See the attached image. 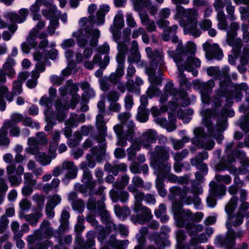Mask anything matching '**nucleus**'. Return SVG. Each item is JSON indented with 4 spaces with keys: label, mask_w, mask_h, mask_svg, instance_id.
Here are the masks:
<instances>
[{
    "label": "nucleus",
    "mask_w": 249,
    "mask_h": 249,
    "mask_svg": "<svg viewBox=\"0 0 249 249\" xmlns=\"http://www.w3.org/2000/svg\"><path fill=\"white\" fill-rule=\"evenodd\" d=\"M230 68L224 66L221 71L218 67L211 66L207 69V73L220 80L219 88L214 91L212 103L213 105H220L225 98L227 106L232 103L233 93L228 88L231 84L229 75Z\"/></svg>",
    "instance_id": "f257e3e1"
},
{
    "label": "nucleus",
    "mask_w": 249,
    "mask_h": 249,
    "mask_svg": "<svg viewBox=\"0 0 249 249\" xmlns=\"http://www.w3.org/2000/svg\"><path fill=\"white\" fill-rule=\"evenodd\" d=\"M249 166V159L243 151L233 150L227 159L224 158L215 165L217 171L228 170L233 175L245 174L247 173Z\"/></svg>",
    "instance_id": "f03ea898"
},
{
    "label": "nucleus",
    "mask_w": 249,
    "mask_h": 249,
    "mask_svg": "<svg viewBox=\"0 0 249 249\" xmlns=\"http://www.w3.org/2000/svg\"><path fill=\"white\" fill-rule=\"evenodd\" d=\"M100 33L98 29H85L74 32L72 36L76 38L78 46L86 48L83 52L85 59L89 58L92 54L93 48L97 46Z\"/></svg>",
    "instance_id": "7ed1b4c3"
},
{
    "label": "nucleus",
    "mask_w": 249,
    "mask_h": 249,
    "mask_svg": "<svg viewBox=\"0 0 249 249\" xmlns=\"http://www.w3.org/2000/svg\"><path fill=\"white\" fill-rule=\"evenodd\" d=\"M52 237H59L58 231L53 230V228L50 226V222L47 220H44L41 223L39 229L36 230L33 235L27 236V240L30 244L29 249H47L48 246L51 245V243L46 241L42 243H37V241L42 238H50Z\"/></svg>",
    "instance_id": "20e7f679"
},
{
    "label": "nucleus",
    "mask_w": 249,
    "mask_h": 249,
    "mask_svg": "<svg viewBox=\"0 0 249 249\" xmlns=\"http://www.w3.org/2000/svg\"><path fill=\"white\" fill-rule=\"evenodd\" d=\"M99 196L94 197L90 196L87 203V208L93 212L99 213L102 221L106 225V227L110 231H116L117 225L113 223L110 213L105 209L104 200L105 195L103 193L102 187L100 188Z\"/></svg>",
    "instance_id": "39448f33"
},
{
    "label": "nucleus",
    "mask_w": 249,
    "mask_h": 249,
    "mask_svg": "<svg viewBox=\"0 0 249 249\" xmlns=\"http://www.w3.org/2000/svg\"><path fill=\"white\" fill-rule=\"evenodd\" d=\"M173 207L174 218L178 227L185 228L190 235L196 234L203 230L202 225H195L193 223V214L190 210L182 209V205L180 203H174Z\"/></svg>",
    "instance_id": "423d86ee"
},
{
    "label": "nucleus",
    "mask_w": 249,
    "mask_h": 249,
    "mask_svg": "<svg viewBox=\"0 0 249 249\" xmlns=\"http://www.w3.org/2000/svg\"><path fill=\"white\" fill-rule=\"evenodd\" d=\"M145 52L150 60V67L146 69L147 73L149 76L150 85L155 86L161 84V79L156 76V71L158 70V72L164 67L163 55L162 52L157 49L153 50L150 47L145 48Z\"/></svg>",
    "instance_id": "0eeeda50"
},
{
    "label": "nucleus",
    "mask_w": 249,
    "mask_h": 249,
    "mask_svg": "<svg viewBox=\"0 0 249 249\" xmlns=\"http://www.w3.org/2000/svg\"><path fill=\"white\" fill-rule=\"evenodd\" d=\"M201 115L203 117L202 122L204 125L207 128L208 134L212 137L214 138L218 142L221 143L224 139V136L222 134L227 127V123L226 119L223 117L221 119H218L215 126L213 125L212 123V119L215 118L217 114L216 111L209 109L202 110Z\"/></svg>",
    "instance_id": "6e6552de"
},
{
    "label": "nucleus",
    "mask_w": 249,
    "mask_h": 249,
    "mask_svg": "<svg viewBox=\"0 0 249 249\" xmlns=\"http://www.w3.org/2000/svg\"><path fill=\"white\" fill-rule=\"evenodd\" d=\"M239 28V25L237 22H233L230 24V28L227 30L226 42L232 47L234 56L236 58L240 57L241 63L246 65L249 59V45H246L241 52L242 42L241 39H234Z\"/></svg>",
    "instance_id": "1a4fd4ad"
},
{
    "label": "nucleus",
    "mask_w": 249,
    "mask_h": 249,
    "mask_svg": "<svg viewBox=\"0 0 249 249\" xmlns=\"http://www.w3.org/2000/svg\"><path fill=\"white\" fill-rule=\"evenodd\" d=\"M169 197L171 199L178 197L179 200L184 202L187 205L194 203L199 205L201 200L198 195L202 193L201 187L193 186L190 189L188 187H184L182 189L178 186L171 187L170 190Z\"/></svg>",
    "instance_id": "9d476101"
},
{
    "label": "nucleus",
    "mask_w": 249,
    "mask_h": 249,
    "mask_svg": "<svg viewBox=\"0 0 249 249\" xmlns=\"http://www.w3.org/2000/svg\"><path fill=\"white\" fill-rule=\"evenodd\" d=\"M133 194L135 202L132 209L136 213L139 212H141V213L136 216H132L131 219L135 224H143L149 221L152 218L153 215L150 209L142 204V201L144 200V194L138 190Z\"/></svg>",
    "instance_id": "9b49d317"
},
{
    "label": "nucleus",
    "mask_w": 249,
    "mask_h": 249,
    "mask_svg": "<svg viewBox=\"0 0 249 249\" xmlns=\"http://www.w3.org/2000/svg\"><path fill=\"white\" fill-rule=\"evenodd\" d=\"M214 86L215 83L213 79H210L207 82L196 80L193 82L194 88L199 90L202 102L206 104H209L211 103L213 106L217 107H220L222 104L219 106L213 105L212 103L213 97L210 98V96Z\"/></svg>",
    "instance_id": "f8f14e48"
},
{
    "label": "nucleus",
    "mask_w": 249,
    "mask_h": 249,
    "mask_svg": "<svg viewBox=\"0 0 249 249\" xmlns=\"http://www.w3.org/2000/svg\"><path fill=\"white\" fill-rule=\"evenodd\" d=\"M184 16L187 18V23L184 29L185 34H190L197 37L201 34V30L197 28V12L194 9H186Z\"/></svg>",
    "instance_id": "ddd939ff"
},
{
    "label": "nucleus",
    "mask_w": 249,
    "mask_h": 249,
    "mask_svg": "<svg viewBox=\"0 0 249 249\" xmlns=\"http://www.w3.org/2000/svg\"><path fill=\"white\" fill-rule=\"evenodd\" d=\"M170 148L168 146L157 145L153 151L151 152V166L154 169L161 164L166 163L169 158V152Z\"/></svg>",
    "instance_id": "4468645a"
},
{
    "label": "nucleus",
    "mask_w": 249,
    "mask_h": 249,
    "mask_svg": "<svg viewBox=\"0 0 249 249\" xmlns=\"http://www.w3.org/2000/svg\"><path fill=\"white\" fill-rule=\"evenodd\" d=\"M79 84L74 83L72 80L67 81L66 85L61 87L59 89V93L61 97H64L67 94L72 95L70 104L71 108H74L80 100V96L77 93L79 90Z\"/></svg>",
    "instance_id": "2eb2a0df"
},
{
    "label": "nucleus",
    "mask_w": 249,
    "mask_h": 249,
    "mask_svg": "<svg viewBox=\"0 0 249 249\" xmlns=\"http://www.w3.org/2000/svg\"><path fill=\"white\" fill-rule=\"evenodd\" d=\"M47 142L45 134L43 132H37L36 138L29 137L28 139V146L26 148L25 151L31 155H36L40 150L39 145L45 144Z\"/></svg>",
    "instance_id": "dca6fc26"
},
{
    "label": "nucleus",
    "mask_w": 249,
    "mask_h": 249,
    "mask_svg": "<svg viewBox=\"0 0 249 249\" xmlns=\"http://www.w3.org/2000/svg\"><path fill=\"white\" fill-rule=\"evenodd\" d=\"M24 168L19 165L16 167L15 163L8 165L6 168V172L8 180L13 186H18L22 182L21 175L24 173Z\"/></svg>",
    "instance_id": "f3484780"
},
{
    "label": "nucleus",
    "mask_w": 249,
    "mask_h": 249,
    "mask_svg": "<svg viewBox=\"0 0 249 249\" xmlns=\"http://www.w3.org/2000/svg\"><path fill=\"white\" fill-rule=\"evenodd\" d=\"M238 202V199L236 197L232 196L228 203L225 206V212L228 215V220H230L232 218L233 219L232 221V225L233 226H238L241 225L244 220L245 218L243 215L239 213L238 211L236 214L233 217L232 213L236 208Z\"/></svg>",
    "instance_id": "a211bd4d"
},
{
    "label": "nucleus",
    "mask_w": 249,
    "mask_h": 249,
    "mask_svg": "<svg viewBox=\"0 0 249 249\" xmlns=\"http://www.w3.org/2000/svg\"><path fill=\"white\" fill-rule=\"evenodd\" d=\"M210 190L209 196L206 199L208 207L213 208L216 204L214 197L224 196L226 191V187L224 185H217L214 181H212L209 184Z\"/></svg>",
    "instance_id": "6ab92c4d"
},
{
    "label": "nucleus",
    "mask_w": 249,
    "mask_h": 249,
    "mask_svg": "<svg viewBox=\"0 0 249 249\" xmlns=\"http://www.w3.org/2000/svg\"><path fill=\"white\" fill-rule=\"evenodd\" d=\"M97 107L99 109V112L96 117V126L99 130L101 135L105 136L107 135L106 122L108 121L104 120L105 116L109 113L105 110V104L104 101H100L97 104Z\"/></svg>",
    "instance_id": "aec40b11"
},
{
    "label": "nucleus",
    "mask_w": 249,
    "mask_h": 249,
    "mask_svg": "<svg viewBox=\"0 0 249 249\" xmlns=\"http://www.w3.org/2000/svg\"><path fill=\"white\" fill-rule=\"evenodd\" d=\"M178 55L174 57V61L176 64L178 71V78L180 87L182 90H188L191 89V83L185 77L183 72L186 70L189 72L192 71L191 67L180 64L178 61Z\"/></svg>",
    "instance_id": "412c9836"
},
{
    "label": "nucleus",
    "mask_w": 249,
    "mask_h": 249,
    "mask_svg": "<svg viewBox=\"0 0 249 249\" xmlns=\"http://www.w3.org/2000/svg\"><path fill=\"white\" fill-rule=\"evenodd\" d=\"M92 174L89 170H84L82 181L83 185L77 183L75 185L76 190L79 191L82 193L87 191V189L92 191L96 185V182L92 180Z\"/></svg>",
    "instance_id": "4be33fe9"
},
{
    "label": "nucleus",
    "mask_w": 249,
    "mask_h": 249,
    "mask_svg": "<svg viewBox=\"0 0 249 249\" xmlns=\"http://www.w3.org/2000/svg\"><path fill=\"white\" fill-rule=\"evenodd\" d=\"M186 52L187 53V60L186 62H182L183 65H187L192 67L190 65L191 64L196 67H199L201 65L200 60L195 57V53L196 50V46L195 44L192 41H189L187 43ZM193 69V68H192Z\"/></svg>",
    "instance_id": "5701e85b"
},
{
    "label": "nucleus",
    "mask_w": 249,
    "mask_h": 249,
    "mask_svg": "<svg viewBox=\"0 0 249 249\" xmlns=\"http://www.w3.org/2000/svg\"><path fill=\"white\" fill-rule=\"evenodd\" d=\"M28 14V9L21 8L18 11V14L15 12H7L4 14L3 17L12 22L21 23L26 20Z\"/></svg>",
    "instance_id": "b1692460"
},
{
    "label": "nucleus",
    "mask_w": 249,
    "mask_h": 249,
    "mask_svg": "<svg viewBox=\"0 0 249 249\" xmlns=\"http://www.w3.org/2000/svg\"><path fill=\"white\" fill-rule=\"evenodd\" d=\"M178 28V26L177 24H175L164 29L161 36V37L162 39L165 41H169L171 39L172 42L174 43H178V46L179 44V48H183L182 41L181 40H179L178 37L175 35Z\"/></svg>",
    "instance_id": "393cba45"
},
{
    "label": "nucleus",
    "mask_w": 249,
    "mask_h": 249,
    "mask_svg": "<svg viewBox=\"0 0 249 249\" xmlns=\"http://www.w3.org/2000/svg\"><path fill=\"white\" fill-rule=\"evenodd\" d=\"M205 46H207L204 48V50L206 51V56L208 59L220 60L222 59L223 56V53L218 44L205 43Z\"/></svg>",
    "instance_id": "a878e982"
},
{
    "label": "nucleus",
    "mask_w": 249,
    "mask_h": 249,
    "mask_svg": "<svg viewBox=\"0 0 249 249\" xmlns=\"http://www.w3.org/2000/svg\"><path fill=\"white\" fill-rule=\"evenodd\" d=\"M226 227L229 230V233L224 240L223 245L226 248V249H233L232 247L235 243V237H240L242 236L243 232L239 231L235 233L234 230L231 228V224L228 222H227Z\"/></svg>",
    "instance_id": "bb28decb"
},
{
    "label": "nucleus",
    "mask_w": 249,
    "mask_h": 249,
    "mask_svg": "<svg viewBox=\"0 0 249 249\" xmlns=\"http://www.w3.org/2000/svg\"><path fill=\"white\" fill-rule=\"evenodd\" d=\"M157 132L149 129L142 135L140 143L145 148H149L152 143H155L157 140Z\"/></svg>",
    "instance_id": "cd10ccee"
},
{
    "label": "nucleus",
    "mask_w": 249,
    "mask_h": 249,
    "mask_svg": "<svg viewBox=\"0 0 249 249\" xmlns=\"http://www.w3.org/2000/svg\"><path fill=\"white\" fill-rule=\"evenodd\" d=\"M53 0H42L41 4L46 6L45 9L42 10L43 15L47 18H50L55 15H59L60 12L57 10L56 6L53 5Z\"/></svg>",
    "instance_id": "c85d7f7f"
},
{
    "label": "nucleus",
    "mask_w": 249,
    "mask_h": 249,
    "mask_svg": "<svg viewBox=\"0 0 249 249\" xmlns=\"http://www.w3.org/2000/svg\"><path fill=\"white\" fill-rule=\"evenodd\" d=\"M110 10V7L106 4L100 6L95 16H90L89 19L91 23H96L97 25H103L105 22V14Z\"/></svg>",
    "instance_id": "c756f323"
},
{
    "label": "nucleus",
    "mask_w": 249,
    "mask_h": 249,
    "mask_svg": "<svg viewBox=\"0 0 249 249\" xmlns=\"http://www.w3.org/2000/svg\"><path fill=\"white\" fill-rule=\"evenodd\" d=\"M122 189L114 188V189L110 191V196L113 202H116L120 200L122 202H125L128 201L129 196L128 193Z\"/></svg>",
    "instance_id": "7c9ffc66"
},
{
    "label": "nucleus",
    "mask_w": 249,
    "mask_h": 249,
    "mask_svg": "<svg viewBox=\"0 0 249 249\" xmlns=\"http://www.w3.org/2000/svg\"><path fill=\"white\" fill-rule=\"evenodd\" d=\"M62 168L67 170L66 177L69 179H74L76 178L78 173V168L74 165L73 161H65L62 163Z\"/></svg>",
    "instance_id": "2f4dec72"
},
{
    "label": "nucleus",
    "mask_w": 249,
    "mask_h": 249,
    "mask_svg": "<svg viewBox=\"0 0 249 249\" xmlns=\"http://www.w3.org/2000/svg\"><path fill=\"white\" fill-rule=\"evenodd\" d=\"M161 170L165 175V178L167 180L172 183H177L178 177L175 174L171 173V164L170 163L161 164L159 165Z\"/></svg>",
    "instance_id": "473e14b6"
},
{
    "label": "nucleus",
    "mask_w": 249,
    "mask_h": 249,
    "mask_svg": "<svg viewBox=\"0 0 249 249\" xmlns=\"http://www.w3.org/2000/svg\"><path fill=\"white\" fill-rule=\"evenodd\" d=\"M42 215L41 210H40L33 213L28 214L20 213L19 217L20 218H24L25 221L28 222L31 225L35 226L36 225L39 219L42 217Z\"/></svg>",
    "instance_id": "72a5a7b5"
},
{
    "label": "nucleus",
    "mask_w": 249,
    "mask_h": 249,
    "mask_svg": "<svg viewBox=\"0 0 249 249\" xmlns=\"http://www.w3.org/2000/svg\"><path fill=\"white\" fill-rule=\"evenodd\" d=\"M131 30L130 28H126L123 30L124 34V42H122L121 41L118 42L117 43V50L118 53H123L125 54V53L127 52L128 48L125 42H128L129 41V36L130 35Z\"/></svg>",
    "instance_id": "f704fd0d"
},
{
    "label": "nucleus",
    "mask_w": 249,
    "mask_h": 249,
    "mask_svg": "<svg viewBox=\"0 0 249 249\" xmlns=\"http://www.w3.org/2000/svg\"><path fill=\"white\" fill-rule=\"evenodd\" d=\"M139 16L142 24L146 27L147 31L152 32L156 31V26L155 21L151 20L147 14L140 13Z\"/></svg>",
    "instance_id": "c9c22d12"
},
{
    "label": "nucleus",
    "mask_w": 249,
    "mask_h": 249,
    "mask_svg": "<svg viewBox=\"0 0 249 249\" xmlns=\"http://www.w3.org/2000/svg\"><path fill=\"white\" fill-rule=\"evenodd\" d=\"M104 169L107 172L117 176L120 171H125L127 169V165L124 163L112 165L110 163L107 162L104 166Z\"/></svg>",
    "instance_id": "e433bc0d"
},
{
    "label": "nucleus",
    "mask_w": 249,
    "mask_h": 249,
    "mask_svg": "<svg viewBox=\"0 0 249 249\" xmlns=\"http://www.w3.org/2000/svg\"><path fill=\"white\" fill-rule=\"evenodd\" d=\"M131 56L128 58V61L130 64L137 63L140 61L141 56L138 52V44L136 40H133L131 43L130 49Z\"/></svg>",
    "instance_id": "4c0bfd02"
},
{
    "label": "nucleus",
    "mask_w": 249,
    "mask_h": 249,
    "mask_svg": "<svg viewBox=\"0 0 249 249\" xmlns=\"http://www.w3.org/2000/svg\"><path fill=\"white\" fill-rule=\"evenodd\" d=\"M164 90L166 93L173 96L178 95L180 98H185L187 96V93L185 91L183 90L178 91L175 89L173 84L171 81L166 83L164 87Z\"/></svg>",
    "instance_id": "58836bf2"
},
{
    "label": "nucleus",
    "mask_w": 249,
    "mask_h": 249,
    "mask_svg": "<svg viewBox=\"0 0 249 249\" xmlns=\"http://www.w3.org/2000/svg\"><path fill=\"white\" fill-rule=\"evenodd\" d=\"M16 64L14 58L11 56L8 57L6 62L3 65L2 69L7 72V75L11 79H12L16 74V72L13 67Z\"/></svg>",
    "instance_id": "ea45409f"
},
{
    "label": "nucleus",
    "mask_w": 249,
    "mask_h": 249,
    "mask_svg": "<svg viewBox=\"0 0 249 249\" xmlns=\"http://www.w3.org/2000/svg\"><path fill=\"white\" fill-rule=\"evenodd\" d=\"M2 127L7 130L10 129L9 134L11 137H18L20 135V128L12 121H5Z\"/></svg>",
    "instance_id": "a19ab883"
},
{
    "label": "nucleus",
    "mask_w": 249,
    "mask_h": 249,
    "mask_svg": "<svg viewBox=\"0 0 249 249\" xmlns=\"http://www.w3.org/2000/svg\"><path fill=\"white\" fill-rule=\"evenodd\" d=\"M55 108L57 110L56 114V118L60 122L63 121L67 117L66 111L70 108H71V105L64 106L62 107L57 102L55 105Z\"/></svg>",
    "instance_id": "79ce46f5"
},
{
    "label": "nucleus",
    "mask_w": 249,
    "mask_h": 249,
    "mask_svg": "<svg viewBox=\"0 0 249 249\" xmlns=\"http://www.w3.org/2000/svg\"><path fill=\"white\" fill-rule=\"evenodd\" d=\"M60 131L59 130H55L52 134V140L55 144L54 148L51 145L50 146L49 148V152L52 156V159H54L56 156L55 153L56 147L60 140Z\"/></svg>",
    "instance_id": "37998d69"
},
{
    "label": "nucleus",
    "mask_w": 249,
    "mask_h": 249,
    "mask_svg": "<svg viewBox=\"0 0 249 249\" xmlns=\"http://www.w3.org/2000/svg\"><path fill=\"white\" fill-rule=\"evenodd\" d=\"M137 187L144 188L143 181L139 177L135 176L132 180V184L129 185L128 187V190L132 193H134L137 190H138Z\"/></svg>",
    "instance_id": "c03bdc74"
},
{
    "label": "nucleus",
    "mask_w": 249,
    "mask_h": 249,
    "mask_svg": "<svg viewBox=\"0 0 249 249\" xmlns=\"http://www.w3.org/2000/svg\"><path fill=\"white\" fill-rule=\"evenodd\" d=\"M114 210L115 214L120 218H124L130 214V211L126 206L122 208L119 205H115Z\"/></svg>",
    "instance_id": "a18cd8bd"
},
{
    "label": "nucleus",
    "mask_w": 249,
    "mask_h": 249,
    "mask_svg": "<svg viewBox=\"0 0 249 249\" xmlns=\"http://www.w3.org/2000/svg\"><path fill=\"white\" fill-rule=\"evenodd\" d=\"M179 46L180 44H179L177 48L176 54H174V52L170 50L168 51L167 53L168 55L170 57H172L173 59L174 57L178 55V61L180 62V64H182V61L187 54L186 51L183 48H180Z\"/></svg>",
    "instance_id": "49530a36"
},
{
    "label": "nucleus",
    "mask_w": 249,
    "mask_h": 249,
    "mask_svg": "<svg viewBox=\"0 0 249 249\" xmlns=\"http://www.w3.org/2000/svg\"><path fill=\"white\" fill-rule=\"evenodd\" d=\"M155 174L157 175V178L156 180V187L157 189L164 187V180L165 179V175L163 173L162 170L160 169L159 166L158 168L155 169Z\"/></svg>",
    "instance_id": "de8ad7c7"
},
{
    "label": "nucleus",
    "mask_w": 249,
    "mask_h": 249,
    "mask_svg": "<svg viewBox=\"0 0 249 249\" xmlns=\"http://www.w3.org/2000/svg\"><path fill=\"white\" fill-rule=\"evenodd\" d=\"M38 31L36 29H32L30 32L29 35L26 38V42H27L31 47L34 48L36 47L37 42L36 39L37 38Z\"/></svg>",
    "instance_id": "09e8293b"
},
{
    "label": "nucleus",
    "mask_w": 249,
    "mask_h": 249,
    "mask_svg": "<svg viewBox=\"0 0 249 249\" xmlns=\"http://www.w3.org/2000/svg\"><path fill=\"white\" fill-rule=\"evenodd\" d=\"M216 18L218 21L217 24L218 28L222 30H226L228 25V22L224 12H218L217 14Z\"/></svg>",
    "instance_id": "8fccbe9b"
},
{
    "label": "nucleus",
    "mask_w": 249,
    "mask_h": 249,
    "mask_svg": "<svg viewBox=\"0 0 249 249\" xmlns=\"http://www.w3.org/2000/svg\"><path fill=\"white\" fill-rule=\"evenodd\" d=\"M91 154H89L86 156L88 166L90 168H93L96 165V162L93 158H97V148L93 147L90 149Z\"/></svg>",
    "instance_id": "3c124183"
},
{
    "label": "nucleus",
    "mask_w": 249,
    "mask_h": 249,
    "mask_svg": "<svg viewBox=\"0 0 249 249\" xmlns=\"http://www.w3.org/2000/svg\"><path fill=\"white\" fill-rule=\"evenodd\" d=\"M36 155V160L42 165H48L52 161V159L44 152H39V151Z\"/></svg>",
    "instance_id": "603ef678"
},
{
    "label": "nucleus",
    "mask_w": 249,
    "mask_h": 249,
    "mask_svg": "<svg viewBox=\"0 0 249 249\" xmlns=\"http://www.w3.org/2000/svg\"><path fill=\"white\" fill-rule=\"evenodd\" d=\"M60 15V14L59 15H55L54 17L48 18L50 20V24L48 27V32L49 34L51 35L53 34L55 29L58 27L59 22L57 17Z\"/></svg>",
    "instance_id": "864d4df0"
},
{
    "label": "nucleus",
    "mask_w": 249,
    "mask_h": 249,
    "mask_svg": "<svg viewBox=\"0 0 249 249\" xmlns=\"http://www.w3.org/2000/svg\"><path fill=\"white\" fill-rule=\"evenodd\" d=\"M124 25V21L123 12L122 11H119L114 17L113 20V26L112 27L121 29Z\"/></svg>",
    "instance_id": "5fc2aeb1"
},
{
    "label": "nucleus",
    "mask_w": 249,
    "mask_h": 249,
    "mask_svg": "<svg viewBox=\"0 0 249 249\" xmlns=\"http://www.w3.org/2000/svg\"><path fill=\"white\" fill-rule=\"evenodd\" d=\"M109 243L111 246L115 247L116 249H124L127 246L128 241H118L116 240L115 237H111L109 240Z\"/></svg>",
    "instance_id": "6e6d98bb"
},
{
    "label": "nucleus",
    "mask_w": 249,
    "mask_h": 249,
    "mask_svg": "<svg viewBox=\"0 0 249 249\" xmlns=\"http://www.w3.org/2000/svg\"><path fill=\"white\" fill-rule=\"evenodd\" d=\"M208 158V153L207 152L203 151L198 153L195 158L191 159V163L192 165H196L197 163L202 162L203 160Z\"/></svg>",
    "instance_id": "4d7b16f0"
},
{
    "label": "nucleus",
    "mask_w": 249,
    "mask_h": 249,
    "mask_svg": "<svg viewBox=\"0 0 249 249\" xmlns=\"http://www.w3.org/2000/svg\"><path fill=\"white\" fill-rule=\"evenodd\" d=\"M39 77V73L36 71H32L31 72V78L29 79L26 85L30 89L35 88L37 84V79Z\"/></svg>",
    "instance_id": "13d9d810"
},
{
    "label": "nucleus",
    "mask_w": 249,
    "mask_h": 249,
    "mask_svg": "<svg viewBox=\"0 0 249 249\" xmlns=\"http://www.w3.org/2000/svg\"><path fill=\"white\" fill-rule=\"evenodd\" d=\"M87 240L84 249H95L92 248L95 244V232L93 231H89L87 233Z\"/></svg>",
    "instance_id": "bf43d9fd"
},
{
    "label": "nucleus",
    "mask_w": 249,
    "mask_h": 249,
    "mask_svg": "<svg viewBox=\"0 0 249 249\" xmlns=\"http://www.w3.org/2000/svg\"><path fill=\"white\" fill-rule=\"evenodd\" d=\"M133 2L137 10H141L151 4V0H133Z\"/></svg>",
    "instance_id": "052dcab7"
},
{
    "label": "nucleus",
    "mask_w": 249,
    "mask_h": 249,
    "mask_svg": "<svg viewBox=\"0 0 249 249\" xmlns=\"http://www.w3.org/2000/svg\"><path fill=\"white\" fill-rule=\"evenodd\" d=\"M137 119L141 122H146L148 119V112L146 108L139 107L137 115Z\"/></svg>",
    "instance_id": "680f3d73"
},
{
    "label": "nucleus",
    "mask_w": 249,
    "mask_h": 249,
    "mask_svg": "<svg viewBox=\"0 0 249 249\" xmlns=\"http://www.w3.org/2000/svg\"><path fill=\"white\" fill-rule=\"evenodd\" d=\"M7 131L4 127L0 129V146H7L10 142V140L7 137Z\"/></svg>",
    "instance_id": "e2e57ef3"
},
{
    "label": "nucleus",
    "mask_w": 249,
    "mask_h": 249,
    "mask_svg": "<svg viewBox=\"0 0 249 249\" xmlns=\"http://www.w3.org/2000/svg\"><path fill=\"white\" fill-rule=\"evenodd\" d=\"M231 0H214L213 3V7L216 11H223V9L228 3H230Z\"/></svg>",
    "instance_id": "0e129e2a"
},
{
    "label": "nucleus",
    "mask_w": 249,
    "mask_h": 249,
    "mask_svg": "<svg viewBox=\"0 0 249 249\" xmlns=\"http://www.w3.org/2000/svg\"><path fill=\"white\" fill-rule=\"evenodd\" d=\"M53 100L51 97H48L45 95L40 98L39 104L42 107L49 108L53 106Z\"/></svg>",
    "instance_id": "69168bd1"
},
{
    "label": "nucleus",
    "mask_w": 249,
    "mask_h": 249,
    "mask_svg": "<svg viewBox=\"0 0 249 249\" xmlns=\"http://www.w3.org/2000/svg\"><path fill=\"white\" fill-rule=\"evenodd\" d=\"M239 213L247 218H249V203L242 202L238 210Z\"/></svg>",
    "instance_id": "338daca9"
},
{
    "label": "nucleus",
    "mask_w": 249,
    "mask_h": 249,
    "mask_svg": "<svg viewBox=\"0 0 249 249\" xmlns=\"http://www.w3.org/2000/svg\"><path fill=\"white\" fill-rule=\"evenodd\" d=\"M240 128L245 132H249V117L245 116L239 121Z\"/></svg>",
    "instance_id": "774afa93"
}]
</instances>
